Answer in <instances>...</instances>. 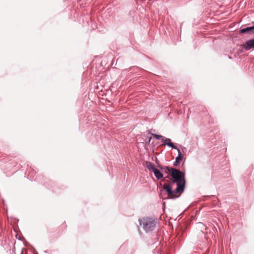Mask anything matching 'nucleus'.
Segmentation results:
<instances>
[{"mask_svg": "<svg viewBox=\"0 0 254 254\" xmlns=\"http://www.w3.org/2000/svg\"><path fill=\"white\" fill-rule=\"evenodd\" d=\"M164 168L163 172L170 173L173 180L170 183L164 184L163 189L166 191L168 199H175L180 196L177 194L183 193L185 189V172L169 166H165Z\"/></svg>", "mask_w": 254, "mask_h": 254, "instance_id": "1", "label": "nucleus"}, {"mask_svg": "<svg viewBox=\"0 0 254 254\" xmlns=\"http://www.w3.org/2000/svg\"><path fill=\"white\" fill-rule=\"evenodd\" d=\"M139 225H142L144 231L147 233L153 231L156 225L157 221L152 217H143L138 220Z\"/></svg>", "mask_w": 254, "mask_h": 254, "instance_id": "2", "label": "nucleus"}, {"mask_svg": "<svg viewBox=\"0 0 254 254\" xmlns=\"http://www.w3.org/2000/svg\"><path fill=\"white\" fill-rule=\"evenodd\" d=\"M242 47L246 51L254 50V38L247 40L245 43L242 45Z\"/></svg>", "mask_w": 254, "mask_h": 254, "instance_id": "3", "label": "nucleus"}, {"mask_svg": "<svg viewBox=\"0 0 254 254\" xmlns=\"http://www.w3.org/2000/svg\"><path fill=\"white\" fill-rule=\"evenodd\" d=\"M162 142L163 143V145H167L169 147L172 148V149H178V147L176 146L175 144L172 142L170 138L163 136Z\"/></svg>", "mask_w": 254, "mask_h": 254, "instance_id": "4", "label": "nucleus"}, {"mask_svg": "<svg viewBox=\"0 0 254 254\" xmlns=\"http://www.w3.org/2000/svg\"><path fill=\"white\" fill-rule=\"evenodd\" d=\"M240 33L254 34V28L253 25H252L251 26L246 27L244 28L241 29L240 30Z\"/></svg>", "mask_w": 254, "mask_h": 254, "instance_id": "5", "label": "nucleus"}, {"mask_svg": "<svg viewBox=\"0 0 254 254\" xmlns=\"http://www.w3.org/2000/svg\"><path fill=\"white\" fill-rule=\"evenodd\" d=\"M175 149L177 150L178 154V156L176 157L175 161L173 163V165L174 166H177L181 162V160L183 159V155L178 147V149Z\"/></svg>", "mask_w": 254, "mask_h": 254, "instance_id": "6", "label": "nucleus"}, {"mask_svg": "<svg viewBox=\"0 0 254 254\" xmlns=\"http://www.w3.org/2000/svg\"><path fill=\"white\" fill-rule=\"evenodd\" d=\"M30 170L29 171H30V174H29V180H34V181H39V178L40 177V176H36L35 177V175L36 174V171L32 169L31 168H30Z\"/></svg>", "mask_w": 254, "mask_h": 254, "instance_id": "7", "label": "nucleus"}, {"mask_svg": "<svg viewBox=\"0 0 254 254\" xmlns=\"http://www.w3.org/2000/svg\"><path fill=\"white\" fill-rule=\"evenodd\" d=\"M196 228L200 231L202 234H204V231L206 230V226L202 223L199 222L196 224Z\"/></svg>", "mask_w": 254, "mask_h": 254, "instance_id": "8", "label": "nucleus"}, {"mask_svg": "<svg viewBox=\"0 0 254 254\" xmlns=\"http://www.w3.org/2000/svg\"><path fill=\"white\" fill-rule=\"evenodd\" d=\"M154 176L157 180L162 179L163 177V174L161 173L160 170L155 168L153 171Z\"/></svg>", "mask_w": 254, "mask_h": 254, "instance_id": "9", "label": "nucleus"}, {"mask_svg": "<svg viewBox=\"0 0 254 254\" xmlns=\"http://www.w3.org/2000/svg\"><path fill=\"white\" fill-rule=\"evenodd\" d=\"M145 166L150 171L153 172L155 169L154 164L149 161L145 162Z\"/></svg>", "mask_w": 254, "mask_h": 254, "instance_id": "10", "label": "nucleus"}, {"mask_svg": "<svg viewBox=\"0 0 254 254\" xmlns=\"http://www.w3.org/2000/svg\"><path fill=\"white\" fill-rule=\"evenodd\" d=\"M151 130H153V131H155V130L153 129H148L147 130V131H148V133L149 134H151L152 136H153L155 138H156L157 139H161V140H162L163 136H162V135H160V134H154V133H151L150 132Z\"/></svg>", "mask_w": 254, "mask_h": 254, "instance_id": "11", "label": "nucleus"}, {"mask_svg": "<svg viewBox=\"0 0 254 254\" xmlns=\"http://www.w3.org/2000/svg\"><path fill=\"white\" fill-rule=\"evenodd\" d=\"M158 167L159 169V170H160L161 172H164V170L165 169L164 167L160 164H158Z\"/></svg>", "mask_w": 254, "mask_h": 254, "instance_id": "12", "label": "nucleus"}, {"mask_svg": "<svg viewBox=\"0 0 254 254\" xmlns=\"http://www.w3.org/2000/svg\"><path fill=\"white\" fill-rule=\"evenodd\" d=\"M152 139V137H150L148 138L147 140L146 141V142L145 143L147 144V145H149L150 144V141Z\"/></svg>", "mask_w": 254, "mask_h": 254, "instance_id": "13", "label": "nucleus"}, {"mask_svg": "<svg viewBox=\"0 0 254 254\" xmlns=\"http://www.w3.org/2000/svg\"><path fill=\"white\" fill-rule=\"evenodd\" d=\"M184 163H185V161H184V162L182 163V166H183L184 165Z\"/></svg>", "mask_w": 254, "mask_h": 254, "instance_id": "14", "label": "nucleus"}, {"mask_svg": "<svg viewBox=\"0 0 254 254\" xmlns=\"http://www.w3.org/2000/svg\"><path fill=\"white\" fill-rule=\"evenodd\" d=\"M44 253H47V251H44Z\"/></svg>", "mask_w": 254, "mask_h": 254, "instance_id": "15", "label": "nucleus"}]
</instances>
